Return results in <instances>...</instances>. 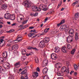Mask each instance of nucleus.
<instances>
[{
  "label": "nucleus",
  "mask_w": 79,
  "mask_h": 79,
  "mask_svg": "<svg viewBox=\"0 0 79 79\" xmlns=\"http://www.w3.org/2000/svg\"><path fill=\"white\" fill-rule=\"evenodd\" d=\"M38 76H39V74L37 72H34L33 73V77L34 79H36V77H38Z\"/></svg>",
  "instance_id": "nucleus-9"
},
{
  "label": "nucleus",
  "mask_w": 79,
  "mask_h": 79,
  "mask_svg": "<svg viewBox=\"0 0 79 79\" xmlns=\"http://www.w3.org/2000/svg\"><path fill=\"white\" fill-rule=\"evenodd\" d=\"M73 37V35H69V36L67 38V42L69 43H71V42H72L74 39Z\"/></svg>",
  "instance_id": "nucleus-2"
},
{
  "label": "nucleus",
  "mask_w": 79,
  "mask_h": 79,
  "mask_svg": "<svg viewBox=\"0 0 79 79\" xmlns=\"http://www.w3.org/2000/svg\"><path fill=\"white\" fill-rule=\"evenodd\" d=\"M48 32V31L47 29H45L44 30V33H47Z\"/></svg>",
  "instance_id": "nucleus-57"
},
{
  "label": "nucleus",
  "mask_w": 79,
  "mask_h": 79,
  "mask_svg": "<svg viewBox=\"0 0 79 79\" xmlns=\"http://www.w3.org/2000/svg\"><path fill=\"white\" fill-rule=\"evenodd\" d=\"M52 34H55L56 33V31H53L52 32Z\"/></svg>",
  "instance_id": "nucleus-45"
},
{
  "label": "nucleus",
  "mask_w": 79,
  "mask_h": 79,
  "mask_svg": "<svg viewBox=\"0 0 79 79\" xmlns=\"http://www.w3.org/2000/svg\"><path fill=\"white\" fill-rule=\"evenodd\" d=\"M57 79H63V78L62 77H59Z\"/></svg>",
  "instance_id": "nucleus-63"
},
{
  "label": "nucleus",
  "mask_w": 79,
  "mask_h": 79,
  "mask_svg": "<svg viewBox=\"0 0 79 79\" xmlns=\"http://www.w3.org/2000/svg\"><path fill=\"white\" fill-rule=\"evenodd\" d=\"M48 64V60H44L43 61V63H42V66L43 67H45Z\"/></svg>",
  "instance_id": "nucleus-8"
},
{
  "label": "nucleus",
  "mask_w": 79,
  "mask_h": 79,
  "mask_svg": "<svg viewBox=\"0 0 79 79\" xmlns=\"http://www.w3.org/2000/svg\"><path fill=\"white\" fill-rule=\"evenodd\" d=\"M27 78H28L27 76H25L24 77V79H27Z\"/></svg>",
  "instance_id": "nucleus-62"
},
{
  "label": "nucleus",
  "mask_w": 79,
  "mask_h": 79,
  "mask_svg": "<svg viewBox=\"0 0 79 79\" xmlns=\"http://www.w3.org/2000/svg\"><path fill=\"white\" fill-rule=\"evenodd\" d=\"M28 21V20H26L24 21L23 23H22V24H26L27 23V22Z\"/></svg>",
  "instance_id": "nucleus-35"
},
{
  "label": "nucleus",
  "mask_w": 79,
  "mask_h": 79,
  "mask_svg": "<svg viewBox=\"0 0 79 79\" xmlns=\"http://www.w3.org/2000/svg\"><path fill=\"white\" fill-rule=\"evenodd\" d=\"M12 50H17L18 48V45L15 44L13 46L12 48Z\"/></svg>",
  "instance_id": "nucleus-12"
},
{
  "label": "nucleus",
  "mask_w": 79,
  "mask_h": 79,
  "mask_svg": "<svg viewBox=\"0 0 79 79\" xmlns=\"http://www.w3.org/2000/svg\"><path fill=\"white\" fill-rule=\"evenodd\" d=\"M27 72V70L25 69L22 72V74H25Z\"/></svg>",
  "instance_id": "nucleus-32"
},
{
  "label": "nucleus",
  "mask_w": 79,
  "mask_h": 79,
  "mask_svg": "<svg viewBox=\"0 0 79 79\" xmlns=\"http://www.w3.org/2000/svg\"><path fill=\"white\" fill-rule=\"evenodd\" d=\"M44 79H49V78H48V77L45 76L44 77Z\"/></svg>",
  "instance_id": "nucleus-55"
},
{
  "label": "nucleus",
  "mask_w": 79,
  "mask_h": 79,
  "mask_svg": "<svg viewBox=\"0 0 79 79\" xmlns=\"http://www.w3.org/2000/svg\"><path fill=\"white\" fill-rule=\"evenodd\" d=\"M32 11H40V9H39L37 6H32Z\"/></svg>",
  "instance_id": "nucleus-4"
},
{
  "label": "nucleus",
  "mask_w": 79,
  "mask_h": 79,
  "mask_svg": "<svg viewBox=\"0 0 79 79\" xmlns=\"http://www.w3.org/2000/svg\"><path fill=\"white\" fill-rule=\"evenodd\" d=\"M6 66L7 67H5V68L6 69H9V68H10V66L9 65H6Z\"/></svg>",
  "instance_id": "nucleus-42"
},
{
  "label": "nucleus",
  "mask_w": 79,
  "mask_h": 79,
  "mask_svg": "<svg viewBox=\"0 0 79 79\" xmlns=\"http://www.w3.org/2000/svg\"><path fill=\"white\" fill-rule=\"evenodd\" d=\"M45 5L43 4H41L39 6V8H38V9H40V11H41V9L42 10L44 9V8H45Z\"/></svg>",
  "instance_id": "nucleus-18"
},
{
  "label": "nucleus",
  "mask_w": 79,
  "mask_h": 79,
  "mask_svg": "<svg viewBox=\"0 0 79 79\" xmlns=\"http://www.w3.org/2000/svg\"><path fill=\"white\" fill-rule=\"evenodd\" d=\"M66 71V68L65 67H62L61 69V72L62 73H64V72H65Z\"/></svg>",
  "instance_id": "nucleus-19"
},
{
  "label": "nucleus",
  "mask_w": 79,
  "mask_h": 79,
  "mask_svg": "<svg viewBox=\"0 0 79 79\" xmlns=\"http://www.w3.org/2000/svg\"><path fill=\"white\" fill-rule=\"evenodd\" d=\"M73 3L75 5H76V4H77V3H78V2L76 1L75 2H73Z\"/></svg>",
  "instance_id": "nucleus-60"
},
{
  "label": "nucleus",
  "mask_w": 79,
  "mask_h": 79,
  "mask_svg": "<svg viewBox=\"0 0 79 79\" xmlns=\"http://www.w3.org/2000/svg\"><path fill=\"white\" fill-rule=\"evenodd\" d=\"M15 11L16 13H18L19 12V10L18 9L16 8L15 10Z\"/></svg>",
  "instance_id": "nucleus-43"
},
{
  "label": "nucleus",
  "mask_w": 79,
  "mask_h": 79,
  "mask_svg": "<svg viewBox=\"0 0 79 79\" xmlns=\"http://www.w3.org/2000/svg\"><path fill=\"white\" fill-rule=\"evenodd\" d=\"M3 45H4V44L2 43H0V47H3Z\"/></svg>",
  "instance_id": "nucleus-47"
},
{
  "label": "nucleus",
  "mask_w": 79,
  "mask_h": 79,
  "mask_svg": "<svg viewBox=\"0 0 79 79\" xmlns=\"http://www.w3.org/2000/svg\"><path fill=\"white\" fill-rule=\"evenodd\" d=\"M3 63V59L2 57H0V63Z\"/></svg>",
  "instance_id": "nucleus-30"
},
{
  "label": "nucleus",
  "mask_w": 79,
  "mask_h": 79,
  "mask_svg": "<svg viewBox=\"0 0 79 79\" xmlns=\"http://www.w3.org/2000/svg\"><path fill=\"white\" fill-rule=\"evenodd\" d=\"M51 58L53 60H56V55L55 54L52 53L51 54Z\"/></svg>",
  "instance_id": "nucleus-11"
},
{
  "label": "nucleus",
  "mask_w": 79,
  "mask_h": 79,
  "mask_svg": "<svg viewBox=\"0 0 79 79\" xmlns=\"http://www.w3.org/2000/svg\"><path fill=\"white\" fill-rule=\"evenodd\" d=\"M24 6L27 8H30L31 6V2L29 1H26L23 3Z\"/></svg>",
  "instance_id": "nucleus-1"
},
{
  "label": "nucleus",
  "mask_w": 79,
  "mask_h": 79,
  "mask_svg": "<svg viewBox=\"0 0 79 79\" xmlns=\"http://www.w3.org/2000/svg\"><path fill=\"white\" fill-rule=\"evenodd\" d=\"M21 52L22 55H24L26 53V50L24 49H22L21 50Z\"/></svg>",
  "instance_id": "nucleus-20"
},
{
  "label": "nucleus",
  "mask_w": 79,
  "mask_h": 79,
  "mask_svg": "<svg viewBox=\"0 0 79 79\" xmlns=\"http://www.w3.org/2000/svg\"><path fill=\"white\" fill-rule=\"evenodd\" d=\"M28 26H29V25H25L23 27V29H26V28H27V27H28Z\"/></svg>",
  "instance_id": "nucleus-44"
},
{
  "label": "nucleus",
  "mask_w": 79,
  "mask_h": 79,
  "mask_svg": "<svg viewBox=\"0 0 79 79\" xmlns=\"http://www.w3.org/2000/svg\"><path fill=\"white\" fill-rule=\"evenodd\" d=\"M22 59L24 60L26 59V57L25 56H23L22 57Z\"/></svg>",
  "instance_id": "nucleus-40"
},
{
  "label": "nucleus",
  "mask_w": 79,
  "mask_h": 79,
  "mask_svg": "<svg viewBox=\"0 0 79 79\" xmlns=\"http://www.w3.org/2000/svg\"><path fill=\"white\" fill-rule=\"evenodd\" d=\"M47 72H48V69L47 68H45L43 70V72L44 74H47Z\"/></svg>",
  "instance_id": "nucleus-15"
},
{
  "label": "nucleus",
  "mask_w": 79,
  "mask_h": 79,
  "mask_svg": "<svg viewBox=\"0 0 79 79\" xmlns=\"http://www.w3.org/2000/svg\"><path fill=\"white\" fill-rule=\"evenodd\" d=\"M2 56L4 58H7V56H8L7 52L5 51V52H3L2 54Z\"/></svg>",
  "instance_id": "nucleus-13"
},
{
  "label": "nucleus",
  "mask_w": 79,
  "mask_h": 79,
  "mask_svg": "<svg viewBox=\"0 0 79 79\" xmlns=\"http://www.w3.org/2000/svg\"><path fill=\"white\" fill-rule=\"evenodd\" d=\"M50 41V39L48 38H45L44 39V42L45 43H48Z\"/></svg>",
  "instance_id": "nucleus-14"
},
{
  "label": "nucleus",
  "mask_w": 79,
  "mask_h": 79,
  "mask_svg": "<svg viewBox=\"0 0 79 79\" xmlns=\"http://www.w3.org/2000/svg\"><path fill=\"white\" fill-rule=\"evenodd\" d=\"M61 23H59L58 24H57V26H60V25H61Z\"/></svg>",
  "instance_id": "nucleus-61"
},
{
  "label": "nucleus",
  "mask_w": 79,
  "mask_h": 79,
  "mask_svg": "<svg viewBox=\"0 0 79 79\" xmlns=\"http://www.w3.org/2000/svg\"><path fill=\"white\" fill-rule=\"evenodd\" d=\"M64 23V20H62L61 21V22H60L61 24H63Z\"/></svg>",
  "instance_id": "nucleus-52"
},
{
  "label": "nucleus",
  "mask_w": 79,
  "mask_h": 79,
  "mask_svg": "<svg viewBox=\"0 0 79 79\" xmlns=\"http://www.w3.org/2000/svg\"><path fill=\"white\" fill-rule=\"evenodd\" d=\"M74 68H75V70H77V65L76 64H74Z\"/></svg>",
  "instance_id": "nucleus-33"
},
{
  "label": "nucleus",
  "mask_w": 79,
  "mask_h": 79,
  "mask_svg": "<svg viewBox=\"0 0 79 79\" xmlns=\"http://www.w3.org/2000/svg\"><path fill=\"white\" fill-rule=\"evenodd\" d=\"M62 3V1H60L59 3V4H58V6H57L58 8H59V7H60V6L61 5Z\"/></svg>",
  "instance_id": "nucleus-39"
},
{
  "label": "nucleus",
  "mask_w": 79,
  "mask_h": 79,
  "mask_svg": "<svg viewBox=\"0 0 79 79\" xmlns=\"http://www.w3.org/2000/svg\"><path fill=\"white\" fill-rule=\"evenodd\" d=\"M32 44H33V45H36V44H37V41L36 40H34L32 42Z\"/></svg>",
  "instance_id": "nucleus-25"
},
{
  "label": "nucleus",
  "mask_w": 79,
  "mask_h": 79,
  "mask_svg": "<svg viewBox=\"0 0 79 79\" xmlns=\"http://www.w3.org/2000/svg\"><path fill=\"white\" fill-rule=\"evenodd\" d=\"M78 33H76L75 35V39L76 40H78Z\"/></svg>",
  "instance_id": "nucleus-24"
},
{
  "label": "nucleus",
  "mask_w": 79,
  "mask_h": 79,
  "mask_svg": "<svg viewBox=\"0 0 79 79\" xmlns=\"http://www.w3.org/2000/svg\"><path fill=\"white\" fill-rule=\"evenodd\" d=\"M61 51L64 53H66L67 52V48L64 46L62 47L61 48Z\"/></svg>",
  "instance_id": "nucleus-10"
},
{
  "label": "nucleus",
  "mask_w": 79,
  "mask_h": 79,
  "mask_svg": "<svg viewBox=\"0 0 79 79\" xmlns=\"http://www.w3.org/2000/svg\"><path fill=\"white\" fill-rule=\"evenodd\" d=\"M55 52L56 53H57L60 52V48L58 47H56L55 48Z\"/></svg>",
  "instance_id": "nucleus-21"
},
{
  "label": "nucleus",
  "mask_w": 79,
  "mask_h": 79,
  "mask_svg": "<svg viewBox=\"0 0 79 79\" xmlns=\"http://www.w3.org/2000/svg\"><path fill=\"white\" fill-rule=\"evenodd\" d=\"M19 27L20 29H23V25H20L19 26Z\"/></svg>",
  "instance_id": "nucleus-36"
},
{
  "label": "nucleus",
  "mask_w": 79,
  "mask_h": 79,
  "mask_svg": "<svg viewBox=\"0 0 79 79\" xmlns=\"http://www.w3.org/2000/svg\"><path fill=\"white\" fill-rule=\"evenodd\" d=\"M23 19H24V16H22V17L20 18V19L21 20V21H22V20H23Z\"/></svg>",
  "instance_id": "nucleus-53"
},
{
  "label": "nucleus",
  "mask_w": 79,
  "mask_h": 79,
  "mask_svg": "<svg viewBox=\"0 0 79 79\" xmlns=\"http://www.w3.org/2000/svg\"><path fill=\"white\" fill-rule=\"evenodd\" d=\"M67 28V26L66 25H64L62 26V28H60V29H61V31H64L65 30V29Z\"/></svg>",
  "instance_id": "nucleus-16"
},
{
  "label": "nucleus",
  "mask_w": 79,
  "mask_h": 79,
  "mask_svg": "<svg viewBox=\"0 0 79 79\" xmlns=\"http://www.w3.org/2000/svg\"><path fill=\"white\" fill-rule=\"evenodd\" d=\"M21 79H24V77L23 76H21Z\"/></svg>",
  "instance_id": "nucleus-64"
},
{
  "label": "nucleus",
  "mask_w": 79,
  "mask_h": 79,
  "mask_svg": "<svg viewBox=\"0 0 79 79\" xmlns=\"http://www.w3.org/2000/svg\"><path fill=\"white\" fill-rule=\"evenodd\" d=\"M79 16V13H78L75 14V17L77 18H78Z\"/></svg>",
  "instance_id": "nucleus-29"
},
{
  "label": "nucleus",
  "mask_w": 79,
  "mask_h": 79,
  "mask_svg": "<svg viewBox=\"0 0 79 79\" xmlns=\"http://www.w3.org/2000/svg\"><path fill=\"white\" fill-rule=\"evenodd\" d=\"M65 31L67 33L69 34V35H73V33H74V30L73 29H67L65 30Z\"/></svg>",
  "instance_id": "nucleus-3"
},
{
  "label": "nucleus",
  "mask_w": 79,
  "mask_h": 79,
  "mask_svg": "<svg viewBox=\"0 0 79 79\" xmlns=\"http://www.w3.org/2000/svg\"><path fill=\"white\" fill-rule=\"evenodd\" d=\"M14 54H16V53H18V51H17V50H15L14 51Z\"/></svg>",
  "instance_id": "nucleus-50"
},
{
  "label": "nucleus",
  "mask_w": 79,
  "mask_h": 79,
  "mask_svg": "<svg viewBox=\"0 0 79 79\" xmlns=\"http://www.w3.org/2000/svg\"><path fill=\"white\" fill-rule=\"evenodd\" d=\"M39 46L41 48H44L45 46V44L44 41H42L40 42L39 44Z\"/></svg>",
  "instance_id": "nucleus-5"
},
{
  "label": "nucleus",
  "mask_w": 79,
  "mask_h": 79,
  "mask_svg": "<svg viewBox=\"0 0 79 79\" xmlns=\"http://www.w3.org/2000/svg\"><path fill=\"white\" fill-rule=\"evenodd\" d=\"M31 32H35V30H32L31 31Z\"/></svg>",
  "instance_id": "nucleus-56"
},
{
  "label": "nucleus",
  "mask_w": 79,
  "mask_h": 79,
  "mask_svg": "<svg viewBox=\"0 0 79 79\" xmlns=\"http://www.w3.org/2000/svg\"><path fill=\"white\" fill-rule=\"evenodd\" d=\"M18 38L17 40H15V41H17V42H15L16 43L19 42L21 40H22V36L21 35H19L18 36Z\"/></svg>",
  "instance_id": "nucleus-7"
},
{
  "label": "nucleus",
  "mask_w": 79,
  "mask_h": 79,
  "mask_svg": "<svg viewBox=\"0 0 79 79\" xmlns=\"http://www.w3.org/2000/svg\"><path fill=\"white\" fill-rule=\"evenodd\" d=\"M10 19H11V20H15V15H10V17L9 18Z\"/></svg>",
  "instance_id": "nucleus-23"
},
{
  "label": "nucleus",
  "mask_w": 79,
  "mask_h": 79,
  "mask_svg": "<svg viewBox=\"0 0 79 79\" xmlns=\"http://www.w3.org/2000/svg\"><path fill=\"white\" fill-rule=\"evenodd\" d=\"M67 48L69 49H71L72 46L70 44H68L67 45Z\"/></svg>",
  "instance_id": "nucleus-27"
},
{
  "label": "nucleus",
  "mask_w": 79,
  "mask_h": 79,
  "mask_svg": "<svg viewBox=\"0 0 79 79\" xmlns=\"http://www.w3.org/2000/svg\"><path fill=\"white\" fill-rule=\"evenodd\" d=\"M42 10H43L44 11H46L47 10V9L46 8V6H45V7L43 8Z\"/></svg>",
  "instance_id": "nucleus-46"
},
{
  "label": "nucleus",
  "mask_w": 79,
  "mask_h": 79,
  "mask_svg": "<svg viewBox=\"0 0 79 79\" xmlns=\"http://www.w3.org/2000/svg\"><path fill=\"white\" fill-rule=\"evenodd\" d=\"M20 61L18 62L15 64L14 66L16 67V68H19V65H20Z\"/></svg>",
  "instance_id": "nucleus-22"
},
{
  "label": "nucleus",
  "mask_w": 79,
  "mask_h": 79,
  "mask_svg": "<svg viewBox=\"0 0 79 79\" xmlns=\"http://www.w3.org/2000/svg\"><path fill=\"white\" fill-rule=\"evenodd\" d=\"M34 35V33H32L29 34L28 35V37H32V36L33 35Z\"/></svg>",
  "instance_id": "nucleus-28"
},
{
  "label": "nucleus",
  "mask_w": 79,
  "mask_h": 79,
  "mask_svg": "<svg viewBox=\"0 0 79 79\" xmlns=\"http://www.w3.org/2000/svg\"><path fill=\"white\" fill-rule=\"evenodd\" d=\"M32 16H37L38 15V13H36L35 14H32Z\"/></svg>",
  "instance_id": "nucleus-38"
},
{
  "label": "nucleus",
  "mask_w": 79,
  "mask_h": 79,
  "mask_svg": "<svg viewBox=\"0 0 79 79\" xmlns=\"http://www.w3.org/2000/svg\"><path fill=\"white\" fill-rule=\"evenodd\" d=\"M48 17H46L45 19V20L44 21V23H46V21H47L48 20Z\"/></svg>",
  "instance_id": "nucleus-49"
},
{
  "label": "nucleus",
  "mask_w": 79,
  "mask_h": 79,
  "mask_svg": "<svg viewBox=\"0 0 79 79\" xmlns=\"http://www.w3.org/2000/svg\"><path fill=\"white\" fill-rule=\"evenodd\" d=\"M75 52H76V49H73L71 51V54L72 55H74V53H75Z\"/></svg>",
  "instance_id": "nucleus-26"
},
{
  "label": "nucleus",
  "mask_w": 79,
  "mask_h": 79,
  "mask_svg": "<svg viewBox=\"0 0 79 79\" xmlns=\"http://www.w3.org/2000/svg\"><path fill=\"white\" fill-rule=\"evenodd\" d=\"M35 63H39V60H38V58H37V57H35Z\"/></svg>",
  "instance_id": "nucleus-31"
},
{
  "label": "nucleus",
  "mask_w": 79,
  "mask_h": 79,
  "mask_svg": "<svg viewBox=\"0 0 79 79\" xmlns=\"http://www.w3.org/2000/svg\"><path fill=\"white\" fill-rule=\"evenodd\" d=\"M32 54H33V53L32 52H30L29 54H27L26 56H29V55H32Z\"/></svg>",
  "instance_id": "nucleus-41"
},
{
  "label": "nucleus",
  "mask_w": 79,
  "mask_h": 79,
  "mask_svg": "<svg viewBox=\"0 0 79 79\" xmlns=\"http://www.w3.org/2000/svg\"><path fill=\"white\" fill-rule=\"evenodd\" d=\"M8 79H15V77L13 76H10L9 77Z\"/></svg>",
  "instance_id": "nucleus-34"
},
{
  "label": "nucleus",
  "mask_w": 79,
  "mask_h": 79,
  "mask_svg": "<svg viewBox=\"0 0 79 79\" xmlns=\"http://www.w3.org/2000/svg\"><path fill=\"white\" fill-rule=\"evenodd\" d=\"M32 48H33V47H29L28 48V49L31 50V49H32Z\"/></svg>",
  "instance_id": "nucleus-59"
},
{
  "label": "nucleus",
  "mask_w": 79,
  "mask_h": 79,
  "mask_svg": "<svg viewBox=\"0 0 79 79\" xmlns=\"http://www.w3.org/2000/svg\"><path fill=\"white\" fill-rule=\"evenodd\" d=\"M32 49H33V50H35L36 51H38V49L37 48H32Z\"/></svg>",
  "instance_id": "nucleus-54"
},
{
  "label": "nucleus",
  "mask_w": 79,
  "mask_h": 79,
  "mask_svg": "<svg viewBox=\"0 0 79 79\" xmlns=\"http://www.w3.org/2000/svg\"><path fill=\"white\" fill-rule=\"evenodd\" d=\"M9 31H10V33H11V32H14V31H15V30L13 29H11Z\"/></svg>",
  "instance_id": "nucleus-51"
},
{
  "label": "nucleus",
  "mask_w": 79,
  "mask_h": 79,
  "mask_svg": "<svg viewBox=\"0 0 79 79\" xmlns=\"http://www.w3.org/2000/svg\"><path fill=\"white\" fill-rule=\"evenodd\" d=\"M55 66V67L57 68H59L60 67L59 66V64L58 63H56Z\"/></svg>",
  "instance_id": "nucleus-37"
},
{
  "label": "nucleus",
  "mask_w": 79,
  "mask_h": 79,
  "mask_svg": "<svg viewBox=\"0 0 79 79\" xmlns=\"http://www.w3.org/2000/svg\"><path fill=\"white\" fill-rule=\"evenodd\" d=\"M57 76H61V74L59 72L57 73Z\"/></svg>",
  "instance_id": "nucleus-58"
},
{
  "label": "nucleus",
  "mask_w": 79,
  "mask_h": 79,
  "mask_svg": "<svg viewBox=\"0 0 79 79\" xmlns=\"http://www.w3.org/2000/svg\"><path fill=\"white\" fill-rule=\"evenodd\" d=\"M4 40L3 39H0V43H3V42H4Z\"/></svg>",
  "instance_id": "nucleus-48"
},
{
  "label": "nucleus",
  "mask_w": 79,
  "mask_h": 79,
  "mask_svg": "<svg viewBox=\"0 0 79 79\" xmlns=\"http://www.w3.org/2000/svg\"><path fill=\"white\" fill-rule=\"evenodd\" d=\"M7 8V5L6 4H4L1 6V8L3 10H6Z\"/></svg>",
  "instance_id": "nucleus-17"
},
{
  "label": "nucleus",
  "mask_w": 79,
  "mask_h": 79,
  "mask_svg": "<svg viewBox=\"0 0 79 79\" xmlns=\"http://www.w3.org/2000/svg\"><path fill=\"white\" fill-rule=\"evenodd\" d=\"M11 14L9 13H6L4 15V18L5 19H10V15Z\"/></svg>",
  "instance_id": "nucleus-6"
}]
</instances>
